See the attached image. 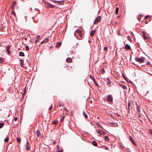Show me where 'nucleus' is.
I'll use <instances>...</instances> for the list:
<instances>
[{
	"label": "nucleus",
	"mask_w": 152,
	"mask_h": 152,
	"mask_svg": "<svg viewBox=\"0 0 152 152\" xmlns=\"http://www.w3.org/2000/svg\"><path fill=\"white\" fill-rule=\"evenodd\" d=\"M76 31L79 34H80L81 33V31L79 29H77L76 30Z\"/></svg>",
	"instance_id": "30"
},
{
	"label": "nucleus",
	"mask_w": 152,
	"mask_h": 152,
	"mask_svg": "<svg viewBox=\"0 0 152 152\" xmlns=\"http://www.w3.org/2000/svg\"><path fill=\"white\" fill-rule=\"evenodd\" d=\"M107 50V47H105L104 48V50Z\"/></svg>",
	"instance_id": "39"
},
{
	"label": "nucleus",
	"mask_w": 152,
	"mask_h": 152,
	"mask_svg": "<svg viewBox=\"0 0 152 152\" xmlns=\"http://www.w3.org/2000/svg\"><path fill=\"white\" fill-rule=\"evenodd\" d=\"M4 61V58H2L1 57H0V63H2Z\"/></svg>",
	"instance_id": "22"
},
{
	"label": "nucleus",
	"mask_w": 152,
	"mask_h": 152,
	"mask_svg": "<svg viewBox=\"0 0 152 152\" xmlns=\"http://www.w3.org/2000/svg\"><path fill=\"white\" fill-rule=\"evenodd\" d=\"M101 20V17L100 16H99L97 17L95 20L94 22V24L96 25L97 23L99 22Z\"/></svg>",
	"instance_id": "3"
},
{
	"label": "nucleus",
	"mask_w": 152,
	"mask_h": 152,
	"mask_svg": "<svg viewBox=\"0 0 152 152\" xmlns=\"http://www.w3.org/2000/svg\"><path fill=\"white\" fill-rule=\"evenodd\" d=\"M30 146L29 143L28 141H27L26 145V149L27 151L30 150Z\"/></svg>",
	"instance_id": "6"
},
{
	"label": "nucleus",
	"mask_w": 152,
	"mask_h": 152,
	"mask_svg": "<svg viewBox=\"0 0 152 152\" xmlns=\"http://www.w3.org/2000/svg\"><path fill=\"white\" fill-rule=\"evenodd\" d=\"M106 80L107 81V84H110L111 82V81L110 79L109 78H106Z\"/></svg>",
	"instance_id": "17"
},
{
	"label": "nucleus",
	"mask_w": 152,
	"mask_h": 152,
	"mask_svg": "<svg viewBox=\"0 0 152 152\" xmlns=\"http://www.w3.org/2000/svg\"><path fill=\"white\" fill-rule=\"evenodd\" d=\"M127 38H128V39L130 41V40H132V39H131L130 37L129 36H127Z\"/></svg>",
	"instance_id": "38"
},
{
	"label": "nucleus",
	"mask_w": 152,
	"mask_h": 152,
	"mask_svg": "<svg viewBox=\"0 0 152 152\" xmlns=\"http://www.w3.org/2000/svg\"><path fill=\"white\" fill-rule=\"evenodd\" d=\"M16 1H14L13 4H12V6H11L12 9H14V6L15 5V4L16 3Z\"/></svg>",
	"instance_id": "27"
},
{
	"label": "nucleus",
	"mask_w": 152,
	"mask_h": 152,
	"mask_svg": "<svg viewBox=\"0 0 152 152\" xmlns=\"http://www.w3.org/2000/svg\"><path fill=\"white\" fill-rule=\"evenodd\" d=\"M149 92V91L144 90L142 93L141 94L142 95L144 96L147 95V94Z\"/></svg>",
	"instance_id": "7"
},
{
	"label": "nucleus",
	"mask_w": 152,
	"mask_h": 152,
	"mask_svg": "<svg viewBox=\"0 0 152 152\" xmlns=\"http://www.w3.org/2000/svg\"><path fill=\"white\" fill-rule=\"evenodd\" d=\"M59 105L60 107H61L63 106V103H60L59 102Z\"/></svg>",
	"instance_id": "36"
},
{
	"label": "nucleus",
	"mask_w": 152,
	"mask_h": 152,
	"mask_svg": "<svg viewBox=\"0 0 152 152\" xmlns=\"http://www.w3.org/2000/svg\"><path fill=\"white\" fill-rule=\"evenodd\" d=\"M76 45H78V43H77Z\"/></svg>",
	"instance_id": "59"
},
{
	"label": "nucleus",
	"mask_w": 152,
	"mask_h": 152,
	"mask_svg": "<svg viewBox=\"0 0 152 152\" xmlns=\"http://www.w3.org/2000/svg\"><path fill=\"white\" fill-rule=\"evenodd\" d=\"M25 49L26 50H29V48L28 46H26L25 47Z\"/></svg>",
	"instance_id": "34"
},
{
	"label": "nucleus",
	"mask_w": 152,
	"mask_h": 152,
	"mask_svg": "<svg viewBox=\"0 0 152 152\" xmlns=\"http://www.w3.org/2000/svg\"><path fill=\"white\" fill-rule=\"evenodd\" d=\"M20 62L21 64V66L23 67V59L20 60Z\"/></svg>",
	"instance_id": "18"
},
{
	"label": "nucleus",
	"mask_w": 152,
	"mask_h": 152,
	"mask_svg": "<svg viewBox=\"0 0 152 152\" xmlns=\"http://www.w3.org/2000/svg\"><path fill=\"white\" fill-rule=\"evenodd\" d=\"M9 138L8 137H7V138L4 139V141L6 142H8L9 140Z\"/></svg>",
	"instance_id": "29"
},
{
	"label": "nucleus",
	"mask_w": 152,
	"mask_h": 152,
	"mask_svg": "<svg viewBox=\"0 0 152 152\" xmlns=\"http://www.w3.org/2000/svg\"><path fill=\"white\" fill-rule=\"evenodd\" d=\"M129 139L131 141L132 143L134 145L136 146V143L133 138L130 136H129Z\"/></svg>",
	"instance_id": "5"
},
{
	"label": "nucleus",
	"mask_w": 152,
	"mask_h": 152,
	"mask_svg": "<svg viewBox=\"0 0 152 152\" xmlns=\"http://www.w3.org/2000/svg\"><path fill=\"white\" fill-rule=\"evenodd\" d=\"M104 139L105 141L107 142H108L109 140V137L107 136H105L104 137Z\"/></svg>",
	"instance_id": "16"
},
{
	"label": "nucleus",
	"mask_w": 152,
	"mask_h": 152,
	"mask_svg": "<svg viewBox=\"0 0 152 152\" xmlns=\"http://www.w3.org/2000/svg\"><path fill=\"white\" fill-rule=\"evenodd\" d=\"M39 40L38 39H37L35 41L34 43L35 44L37 43L38 41Z\"/></svg>",
	"instance_id": "46"
},
{
	"label": "nucleus",
	"mask_w": 152,
	"mask_h": 152,
	"mask_svg": "<svg viewBox=\"0 0 152 152\" xmlns=\"http://www.w3.org/2000/svg\"><path fill=\"white\" fill-rule=\"evenodd\" d=\"M104 68H102V69L101 73L102 74H103L104 72Z\"/></svg>",
	"instance_id": "31"
},
{
	"label": "nucleus",
	"mask_w": 152,
	"mask_h": 152,
	"mask_svg": "<svg viewBox=\"0 0 152 152\" xmlns=\"http://www.w3.org/2000/svg\"><path fill=\"white\" fill-rule=\"evenodd\" d=\"M92 144L94 145L95 146H96L97 145V144L96 142L94 140L92 141Z\"/></svg>",
	"instance_id": "19"
},
{
	"label": "nucleus",
	"mask_w": 152,
	"mask_h": 152,
	"mask_svg": "<svg viewBox=\"0 0 152 152\" xmlns=\"http://www.w3.org/2000/svg\"><path fill=\"white\" fill-rule=\"evenodd\" d=\"M149 17V16L148 15H147L146 17H145V18H147L148 17Z\"/></svg>",
	"instance_id": "53"
},
{
	"label": "nucleus",
	"mask_w": 152,
	"mask_h": 152,
	"mask_svg": "<svg viewBox=\"0 0 152 152\" xmlns=\"http://www.w3.org/2000/svg\"><path fill=\"white\" fill-rule=\"evenodd\" d=\"M95 31L94 30H92L90 31V35L91 36H94L95 34Z\"/></svg>",
	"instance_id": "15"
},
{
	"label": "nucleus",
	"mask_w": 152,
	"mask_h": 152,
	"mask_svg": "<svg viewBox=\"0 0 152 152\" xmlns=\"http://www.w3.org/2000/svg\"><path fill=\"white\" fill-rule=\"evenodd\" d=\"M90 102L91 103H92V100L90 101Z\"/></svg>",
	"instance_id": "57"
},
{
	"label": "nucleus",
	"mask_w": 152,
	"mask_h": 152,
	"mask_svg": "<svg viewBox=\"0 0 152 152\" xmlns=\"http://www.w3.org/2000/svg\"><path fill=\"white\" fill-rule=\"evenodd\" d=\"M52 105H51V106H50V107L49 108V110H51V109H52Z\"/></svg>",
	"instance_id": "48"
},
{
	"label": "nucleus",
	"mask_w": 152,
	"mask_h": 152,
	"mask_svg": "<svg viewBox=\"0 0 152 152\" xmlns=\"http://www.w3.org/2000/svg\"><path fill=\"white\" fill-rule=\"evenodd\" d=\"M119 10V8L118 7H117L116 9V12H116V14H118V10Z\"/></svg>",
	"instance_id": "35"
},
{
	"label": "nucleus",
	"mask_w": 152,
	"mask_h": 152,
	"mask_svg": "<svg viewBox=\"0 0 152 152\" xmlns=\"http://www.w3.org/2000/svg\"><path fill=\"white\" fill-rule=\"evenodd\" d=\"M17 120H18V117H16L14 118V120L15 121H17Z\"/></svg>",
	"instance_id": "42"
},
{
	"label": "nucleus",
	"mask_w": 152,
	"mask_h": 152,
	"mask_svg": "<svg viewBox=\"0 0 152 152\" xmlns=\"http://www.w3.org/2000/svg\"><path fill=\"white\" fill-rule=\"evenodd\" d=\"M58 152H62V151L61 150L59 151Z\"/></svg>",
	"instance_id": "54"
},
{
	"label": "nucleus",
	"mask_w": 152,
	"mask_h": 152,
	"mask_svg": "<svg viewBox=\"0 0 152 152\" xmlns=\"http://www.w3.org/2000/svg\"><path fill=\"white\" fill-rule=\"evenodd\" d=\"M123 75V77H124V78L125 79H126V78L125 76L124 75Z\"/></svg>",
	"instance_id": "52"
},
{
	"label": "nucleus",
	"mask_w": 152,
	"mask_h": 152,
	"mask_svg": "<svg viewBox=\"0 0 152 152\" xmlns=\"http://www.w3.org/2000/svg\"><path fill=\"white\" fill-rule=\"evenodd\" d=\"M131 105V103L130 102H129L128 103V108H129L130 106Z\"/></svg>",
	"instance_id": "45"
},
{
	"label": "nucleus",
	"mask_w": 152,
	"mask_h": 152,
	"mask_svg": "<svg viewBox=\"0 0 152 152\" xmlns=\"http://www.w3.org/2000/svg\"><path fill=\"white\" fill-rule=\"evenodd\" d=\"M97 132L99 134H102L101 131H99V130H98L97 131Z\"/></svg>",
	"instance_id": "37"
},
{
	"label": "nucleus",
	"mask_w": 152,
	"mask_h": 152,
	"mask_svg": "<svg viewBox=\"0 0 152 152\" xmlns=\"http://www.w3.org/2000/svg\"><path fill=\"white\" fill-rule=\"evenodd\" d=\"M149 132L151 134H152V130L151 129H150L149 130Z\"/></svg>",
	"instance_id": "43"
},
{
	"label": "nucleus",
	"mask_w": 152,
	"mask_h": 152,
	"mask_svg": "<svg viewBox=\"0 0 152 152\" xmlns=\"http://www.w3.org/2000/svg\"><path fill=\"white\" fill-rule=\"evenodd\" d=\"M19 55L20 56H24V55H25L24 53L22 51H20V53H19Z\"/></svg>",
	"instance_id": "20"
},
{
	"label": "nucleus",
	"mask_w": 152,
	"mask_h": 152,
	"mask_svg": "<svg viewBox=\"0 0 152 152\" xmlns=\"http://www.w3.org/2000/svg\"><path fill=\"white\" fill-rule=\"evenodd\" d=\"M48 38H46L43 41V42L44 43H46L47 42H48Z\"/></svg>",
	"instance_id": "25"
},
{
	"label": "nucleus",
	"mask_w": 152,
	"mask_h": 152,
	"mask_svg": "<svg viewBox=\"0 0 152 152\" xmlns=\"http://www.w3.org/2000/svg\"><path fill=\"white\" fill-rule=\"evenodd\" d=\"M106 98L108 102H112L113 101V97L111 94H109L107 95Z\"/></svg>",
	"instance_id": "1"
},
{
	"label": "nucleus",
	"mask_w": 152,
	"mask_h": 152,
	"mask_svg": "<svg viewBox=\"0 0 152 152\" xmlns=\"http://www.w3.org/2000/svg\"><path fill=\"white\" fill-rule=\"evenodd\" d=\"M56 143V142L55 141H54L53 142V144H55V143Z\"/></svg>",
	"instance_id": "55"
},
{
	"label": "nucleus",
	"mask_w": 152,
	"mask_h": 152,
	"mask_svg": "<svg viewBox=\"0 0 152 152\" xmlns=\"http://www.w3.org/2000/svg\"><path fill=\"white\" fill-rule=\"evenodd\" d=\"M43 41L41 43H40V44H42V43H43Z\"/></svg>",
	"instance_id": "56"
},
{
	"label": "nucleus",
	"mask_w": 152,
	"mask_h": 152,
	"mask_svg": "<svg viewBox=\"0 0 152 152\" xmlns=\"http://www.w3.org/2000/svg\"><path fill=\"white\" fill-rule=\"evenodd\" d=\"M36 152H38V151H37Z\"/></svg>",
	"instance_id": "60"
},
{
	"label": "nucleus",
	"mask_w": 152,
	"mask_h": 152,
	"mask_svg": "<svg viewBox=\"0 0 152 152\" xmlns=\"http://www.w3.org/2000/svg\"><path fill=\"white\" fill-rule=\"evenodd\" d=\"M36 134H37V136L38 137H42V134L40 133L39 131L38 130H37L36 132Z\"/></svg>",
	"instance_id": "8"
},
{
	"label": "nucleus",
	"mask_w": 152,
	"mask_h": 152,
	"mask_svg": "<svg viewBox=\"0 0 152 152\" xmlns=\"http://www.w3.org/2000/svg\"><path fill=\"white\" fill-rule=\"evenodd\" d=\"M96 125L98 126V127H100V128H101L102 129H103V127L102 126V125L100 124H99V123H98L97 124H96Z\"/></svg>",
	"instance_id": "28"
},
{
	"label": "nucleus",
	"mask_w": 152,
	"mask_h": 152,
	"mask_svg": "<svg viewBox=\"0 0 152 152\" xmlns=\"http://www.w3.org/2000/svg\"><path fill=\"white\" fill-rule=\"evenodd\" d=\"M90 77L93 80V81L96 84V85H98L97 83L96 82V81L95 80V79L94 77L93 76H92L91 75H90Z\"/></svg>",
	"instance_id": "9"
},
{
	"label": "nucleus",
	"mask_w": 152,
	"mask_h": 152,
	"mask_svg": "<svg viewBox=\"0 0 152 152\" xmlns=\"http://www.w3.org/2000/svg\"><path fill=\"white\" fill-rule=\"evenodd\" d=\"M121 86H122V88L124 89L125 90H126L127 89V87L126 86H125V85H120Z\"/></svg>",
	"instance_id": "24"
},
{
	"label": "nucleus",
	"mask_w": 152,
	"mask_h": 152,
	"mask_svg": "<svg viewBox=\"0 0 152 152\" xmlns=\"http://www.w3.org/2000/svg\"><path fill=\"white\" fill-rule=\"evenodd\" d=\"M64 1H58V4H59V5H63L64 4Z\"/></svg>",
	"instance_id": "21"
},
{
	"label": "nucleus",
	"mask_w": 152,
	"mask_h": 152,
	"mask_svg": "<svg viewBox=\"0 0 152 152\" xmlns=\"http://www.w3.org/2000/svg\"><path fill=\"white\" fill-rule=\"evenodd\" d=\"M83 114L85 117V118L86 119L88 118V116L86 114L85 112H83Z\"/></svg>",
	"instance_id": "23"
},
{
	"label": "nucleus",
	"mask_w": 152,
	"mask_h": 152,
	"mask_svg": "<svg viewBox=\"0 0 152 152\" xmlns=\"http://www.w3.org/2000/svg\"><path fill=\"white\" fill-rule=\"evenodd\" d=\"M142 34H143V36L144 38L145 39H147V37L145 35V33L144 32H142Z\"/></svg>",
	"instance_id": "26"
},
{
	"label": "nucleus",
	"mask_w": 152,
	"mask_h": 152,
	"mask_svg": "<svg viewBox=\"0 0 152 152\" xmlns=\"http://www.w3.org/2000/svg\"><path fill=\"white\" fill-rule=\"evenodd\" d=\"M13 14L15 16V13L14 12H13Z\"/></svg>",
	"instance_id": "51"
},
{
	"label": "nucleus",
	"mask_w": 152,
	"mask_h": 152,
	"mask_svg": "<svg viewBox=\"0 0 152 152\" xmlns=\"http://www.w3.org/2000/svg\"><path fill=\"white\" fill-rule=\"evenodd\" d=\"M56 123H57V121H54V122L53 123L54 124H56Z\"/></svg>",
	"instance_id": "50"
},
{
	"label": "nucleus",
	"mask_w": 152,
	"mask_h": 152,
	"mask_svg": "<svg viewBox=\"0 0 152 152\" xmlns=\"http://www.w3.org/2000/svg\"><path fill=\"white\" fill-rule=\"evenodd\" d=\"M45 6L49 8H53L54 7V6L52 4H50V3H49L47 2H46L45 3Z\"/></svg>",
	"instance_id": "4"
},
{
	"label": "nucleus",
	"mask_w": 152,
	"mask_h": 152,
	"mask_svg": "<svg viewBox=\"0 0 152 152\" xmlns=\"http://www.w3.org/2000/svg\"><path fill=\"white\" fill-rule=\"evenodd\" d=\"M64 116H62L61 118V121H62L64 119Z\"/></svg>",
	"instance_id": "40"
},
{
	"label": "nucleus",
	"mask_w": 152,
	"mask_h": 152,
	"mask_svg": "<svg viewBox=\"0 0 152 152\" xmlns=\"http://www.w3.org/2000/svg\"><path fill=\"white\" fill-rule=\"evenodd\" d=\"M4 124L3 123H0V128H2L4 126Z\"/></svg>",
	"instance_id": "33"
},
{
	"label": "nucleus",
	"mask_w": 152,
	"mask_h": 152,
	"mask_svg": "<svg viewBox=\"0 0 152 152\" xmlns=\"http://www.w3.org/2000/svg\"><path fill=\"white\" fill-rule=\"evenodd\" d=\"M135 104H136V105H137V110L138 112L139 113H140V106H138L137 105V102H136Z\"/></svg>",
	"instance_id": "12"
},
{
	"label": "nucleus",
	"mask_w": 152,
	"mask_h": 152,
	"mask_svg": "<svg viewBox=\"0 0 152 152\" xmlns=\"http://www.w3.org/2000/svg\"><path fill=\"white\" fill-rule=\"evenodd\" d=\"M106 134V132H102V135H105Z\"/></svg>",
	"instance_id": "44"
},
{
	"label": "nucleus",
	"mask_w": 152,
	"mask_h": 152,
	"mask_svg": "<svg viewBox=\"0 0 152 152\" xmlns=\"http://www.w3.org/2000/svg\"><path fill=\"white\" fill-rule=\"evenodd\" d=\"M97 118L98 119H99V117H98Z\"/></svg>",
	"instance_id": "58"
},
{
	"label": "nucleus",
	"mask_w": 152,
	"mask_h": 152,
	"mask_svg": "<svg viewBox=\"0 0 152 152\" xmlns=\"http://www.w3.org/2000/svg\"><path fill=\"white\" fill-rule=\"evenodd\" d=\"M135 60L140 63H142L144 61V58L142 57V58H139L137 57L135 58Z\"/></svg>",
	"instance_id": "2"
},
{
	"label": "nucleus",
	"mask_w": 152,
	"mask_h": 152,
	"mask_svg": "<svg viewBox=\"0 0 152 152\" xmlns=\"http://www.w3.org/2000/svg\"><path fill=\"white\" fill-rule=\"evenodd\" d=\"M66 61L68 63H70L72 61V59L69 57L68 58L66 59Z\"/></svg>",
	"instance_id": "14"
},
{
	"label": "nucleus",
	"mask_w": 152,
	"mask_h": 152,
	"mask_svg": "<svg viewBox=\"0 0 152 152\" xmlns=\"http://www.w3.org/2000/svg\"><path fill=\"white\" fill-rule=\"evenodd\" d=\"M61 43L60 42H58L57 43L56 47V48H59L61 46Z\"/></svg>",
	"instance_id": "13"
},
{
	"label": "nucleus",
	"mask_w": 152,
	"mask_h": 152,
	"mask_svg": "<svg viewBox=\"0 0 152 152\" xmlns=\"http://www.w3.org/2000/svg\"><path fill=\"white\" fill-rule=\"evenodd\" d=\"M40 37L39 35H37V39H38V40L39 39H40Z\"/></svg>",
	"instance_id": "41"
},
{
	"label": "nucleus",
	"mask_w": 152,
	"mask_h": 152,
	"mask_svg": "<svg viewBox=\"0 0 152 152\" xmlns=\"http://www.w3.org/2000/svg\"><path fill=\"white\" fill-rule=\"evenodd\" d=\"M17 140L18 142L19 143H20L21 142V139L20 138H19L18 137L17 138Z\"/></svg>",
	"instance_id": "32"
},
{
	"label": "nucleus",
	"mask_w": 152,
	"mask_h": 152,
	"mask_svg": "<svg viewBox=\"0 0 152 152\" xmlns=\"http://www.w3.org/2000/svg\"><path fill=\"white\" fill-rule=\"evenodd\" d=\"M79 35H80V37H82L83 35L82 34V33H80V34H79Z\"/></svg>",
	"instance_id": "47"
},
{
	"label": "nucleus",
	"mask_w": 152,
	"mask_h": 152,
	"mask_svg": "<svg viewBox=\"0 0 152 152\" xmlns=\"http://www.w3.org/2000/svg\"><path fill=\"white\" fill-rule=\"evenodd\" d=\"M6 49L7 51V53L9 54H10V47L9 46H7Z\"/></svg>",
	"instance_id": "11"
},
{
	"label": "nucleus",
	"mask_w": 152,
	"mask_h": 152,
	"mask_svg": "<svg viewBox=\"0 0 152 152\" xmlns=\"http://www.w3.org/2000/svg\"><path fill=\"white\" fill-rule=\"evenodd\" d=\"M58 1H56V0H53V2H57L58 3Z\"/></svg>",
	"instance_id": "49"
},
{
	"label": "nucleus",
	"mask_w": 152,
	"mask_h": 152,
	"mask_svg": "<svg viewBox=\"0 0 152 152\" xmlns=\"http://www.w3.org/2000/svg\"><path fill=\"white\" fill-rule=\"evenodd\" d=\"M126 50H129L131 49V47L128 44H126L125 47Z\"/></svg>",
	"instance_id": "10"
}]
</instances>
